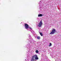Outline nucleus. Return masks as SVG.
I'll return each instance as SVG.
<instances>
[{
	"mask_svg": "<svg viewBox=\"0 0 61 61\" xmlns=\"http://www.w3.org/2000/svg\"><path fill=\"white\" fill-rule=\"evenodd\" d=\"M56 30L54 29H53L51 32L50 33V35L55 34V33L56 32Z\"/></svg>",
	"mask_w": 61,
	"mask_h": 61,
	"instance_id": "obj_3",
	"label": "nucleus"
},
{
	"mask_svg": "<svg viewBox=\"0 0 61 61\" xmlns=\"http://www.w3.org/2000/svg\"><path fill=\"white\" fill-rule=\"evenodd\" d=\"M36 53H38V51L37 50H36Z\"/></svg>",
	"mask_w": 61,
	"mask_h": 61,
	"instance_id": "obj_10",
	"label": "nucleus"
},
{
	"mask_svg": "<svg viewBox=\"0 0 61 61\" xmlns=\"http://www.w3.org/2000/svg\"><path fill=\"white\" fill-rule=\"evenodd\" d=\"M37 38L39 40L40 39V36H38L37 37Z\"/></svg>",
	"mask_w": 61,
	"mask_h": 61,
	"instance_id": "obj_9",
	"label": "nucleus"
},
{
	"mask_svg": "<svg viewBox=\"0 0 61 61\" xmlns=\"http://www.w3.org/2000/svg\"><path fill=\"white\" fill-rule=\"evenodd\" d=\"M25 26L26 29H28V28H29V26H28V24H25Z\"/></svg>",
	"mask_w": 61,
	"mask_h": 61,
	"instance_id": "obj_4",
	"label": "nucleus"
},
{
	"mask_svg": "<svg viewBox=\"0 0 61 61\" xmlns=\"http://www.w3.org/2000/svg\"><path fill=\"white\" fill-rule=\"evenodd\" d=\"M30 38V42H29V45L28 46H29L30 45V44L31 43H32V44H33V42H34V41L33 40V39L31 38V36L30 35L29 36Z\"/></svg>",
	"mask_w": 61,
	"mask_h": 61,
	"instance_id": "obj_1",
	"label": "nucleus"
},
{
	"mask_svg": "<svg viewBox=\"0 0 61 61\" xmlns=\"http://www.w3.org/2000/svg\"><path fill=\"white\" fill-rule=\"evenodd\" d=\"M35 60H36L34 58H32L31 61H35Z\"/></svg>",
	"mask_w": 61,
	"mask_h": 61,
	"instance_id": "obj_6",
	"label": "nucleus"
},
{
	"mask_svg": "<svg viewBox=\"0 0 61 61\" xmlns=\"http://www.w3.org/2000/svg\"><path fill=\"white\" fill-rule=\"evenodd\" d=\"M42 25V22L41 21H40V23L39 24L38 26L39 27H41Z\"/></svg>",
	"mask_w": 61,
	"mask_h": 61,
	"instance_id": "obj_5",
	"label": "nucleus"
},
{
	"mask_svg": "<svg viewBox=\"0 0 61 61\" xmlns=\"http://www.w3.org/2000/svg\"><path fill=\"white\" fill-rule=\"evenodd\" d=\"M25 60L26 61V59Z\"/></svg>",
	"mask_w": 61,
	"mask_h": 61,
	"instance_id": "obj_17",
	"label": "nucleus"
},
{
	"mask_svg": "<svg viewBox=\"0 0 61 61\" xmlns=\"http://www.w3.org/2000/svg\"><path fill=\"white\" fill-rule=\"evenodd\" d=\"M31 32L32 33H33V34L34 33V31L33 30H32L31 31Z\"/></svg>",
	"mask_w": 61,
	"mask_h": 61,
	"instance_id": "obj_11",
	"label": "nucleus"
},
{
	"mask_svg": "<svg viewBox=\"0 0 61 61\" xmlns=\"http://www.w3.org/2000/svg\"><path fill=\"white\" fill-rule=\"evenodd\" d=\"M42 15H42L41 14H39L38 15V17L39 16H42Z\"/></svg>",
	"mask_w": 61,
	"mask_h": 61,
	"instance_id": "obj_8",
	"label": "nucleus"
},
{
	"mask_svg": "<svg viewBox=\"0 0 61 61\" xmlns=\"http://www.w3.org/2000/svg\"><path fill=\"white\" fill-rule=\"evenodd\" d=\"M30 28V29H31V30H32V28H31L30 27V28Z\"/></svg>",
	"mask_w": 61,
	"mask_h": 61,
	"instance_id": "obj_15",
	"label": "nucleus"
},
{
	"mask_svg": "<svg viewBox=\"0 0 61 61\" xmlns=\"http://www.w3.org/2000/svg\"><path fill=\"white\" fill-rule=\"evenodd\" d=\"M32 58L35 59V60H38V57H37V56L36 55H34L33 56Z\"/></svg>",
	"mask_w": 61,
	"mask_h": 61,
	"instance_id": "obj_2",
	"label": "nucleus"
},
{
	"mask_svg": "<svg viewBox=\"0 0 61 61\" xmlns=\"http://www.w3.org/2000/svg\"><path fill=\"white\" fill-rule=\"evenodd\" d=\"M40 3H39V4H41V1H40Z\"/></svg>",
	"mask_w": 61,
	"mask_h": 61,
	"instance_id": "obj_14",
	"label": "nucleus"
},
{
	"mask_svg": "<svg viewBox=\"0 0 61 61\" xmlns=\"http://www.w3.org/2000/svg\"><path fill=\"white\" fill-rule=\"evenodd\" d=\"M51 45H52V44H51V43H50V44L49 45V46H51Z\"/></svg>",
	"mask_w": 61,
	"mask_h": 61,
	"instance_id": "obj_13",
	"label": "nucleus"
},
{
	"mask_svg": "<svg viewBox=\"0 0 61 61\" xmlns=\"http://www.w3.org/2000/svg\"><path fill=\"white\" fill-rule=\"evenodd\" d=\"M28 40L29 41V39H28Z\"/></svg>",
	"mask_w": 61,
	"mask_h": 61,
	"instance_id": "obj_16",
	"label": "nucleus"
},
{
	"mask_svg": "<svg viewBox=\"0 0 61 61\" xmlns=\"http://www.w3.org/2000/svg\"><path fill=\"white\" fill-rule=\"evenodd\" d=\"M40 35L41 36H43V34L42 33H40Z\"/></svg>",
	"mask_w": 61,
	"mask_h": 61,
	"instance_id": "obj_12",
	"label": "nucleus"
},
{
	"mask_svg": "<svg viewBox=\"0 0 61 61\" xmlns=\"http://www.w3.org/2000/svg\"><path fill=\"white\" fill-rule=\"evenodd\" d=\"M43 7V6L42 5H40V8H42Z\"/></svg>",
	"mask_w": 61,
	"mask_h": 61,
	"instance_id": "obj_7",
	"label": "nucleus"
}]
</instances>
